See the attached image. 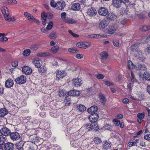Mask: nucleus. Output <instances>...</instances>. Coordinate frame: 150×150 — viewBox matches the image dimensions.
<instances>
[{
    "label": "nucleus",
    "instance_id": "f257e3e1",
    "mask_svg": "<svg viewBox=\"0 0 150 150\" xmlns=\"http://www.w3.org/2000/svg\"><path fill=\"white\" fill-rule=\"evenodd\" d=\"M1 11L3 14L5 20L8 22L14 21L15 20L14 17H11L9 14V11L7 8L5 6L2 7L1 8Z\"/></svg>",
    "mask_w": 150,
    "mask_h": 150
},
{
    "label": "nucleus",
    "instance_id": "f03ea898",
    "mask_svg": "<svg viewBox=\"0 0 150 150\" xmlns=\"http://www.w3.org/2000/svg\"><path fill=\"white\" fill-rule=\"evenodd\" d=\"M118 26L117 24H113L109 25L107 29V33L108 34H113L118 28Z\"/></svg>",
    "mask_w": 150,
    "mask_h": 150
},
{
    "label": "nucleus",
    "instance_id": "7ed1b4c3",
    "mask_svg": "<svg viewBox=\"0 0 150 150\" xmlns=\"http://www.w3.org/2000/svg\"><path fill=\"white\" fill-rule=\"evenodd\" d=\"M15 81L18 84H23L26 82V78L24 75H21L16 78L15 79Z\"/></svg>",
    "mask_w": 150,
    "mask_h": 150
},
{
    "label": "nucleus",
    "instance_id": "20e7f679",
    "mask_svg": "<svg viewBox=\"0 0 150 150\" xmlns=\"http://www.w3.org/2000/svg\"><path fill=\"white\" fill-rule=\"evenodd\" d=\"M99 118L98 114L96 113L91 115L89 117V120L91 123H97V121Z\"/></svg>",
    "mask_w": 150,
    "mask_h": 150
},
{
    "label": "nucleus",
    "instance_id": "39448f33",
    "mask_svg": "<svg viewBox=\"0 0 150 150\" xmlns=\"http://www.w3.org/2000/svg\"><path fill=\"white\" fill-rule=\"evenodd\" d=\"M143 53L139 49H137L135 52V57L138 58L139 60L142 62L144 61L145 60V58L142 56Z\"/></svg>",
    "mask_w": 150,
    "mask_h": 150
},
{
    "label": "nucleus",
    "instance_id": "423d86ee",
    "mask_svg": "<svg viewBox=\"0 0 150 150\" xmlns=\"http://www.w3.org/2000/svg\"><path fill=\"white\" fill-rule=\"evenodd\" d=\"M91 45V43L90 42H79L76 44V46L84 49H86L87 47H89Z\"/></svg>",
    "mask_w": 150,
    "mask_h": 150
},
{
    "label": "nucleus",
    "instance_id": "0eeeda50",
    "mask_svg": "<svg viewBox=\"0 0 150 150\" xmlns=\"http://www.w3.org/2000/svg\"><path fill=\"white\" fill-rule=\"evenodd\" d=\"M72 82L74 85L76 87L80 86L82 83L81 80L79 78H75L73 79Z\"/></svg>",
    "mask_w": 150,
    "mask_h": 150
},
{
    "label": "nucleus",
    "instance_id": "6e6552de",
    "mask_svg": "<svg viewBox=\"0 0 150 150\" xmlns=\"http://www.w3.org/2000/svg\"><path fill=\"white\" fill-rule=\"evenodd\" d=\"M33 63L35 67L38 68L40 67L42 64V62L41 60L38 58L34 59Z\"/></svg>",
    "mask_w": 150,
    "mask_h": 150
},
{
    "label": "nucleus",
    "instance_id": "1a4fd4ad",
    "mask_svg": "<svg viewBox=\"0 0 150 150\" xmlns=\"http://www.w3.org/2000/svg\"><path fill=\"white\" fill-rule=\"evenodd\" d=\"M11 139L13 141H16L19 139L20 138L19 134L17 132H13L10 134Z\"/></svg>",
    "mask_w": 150,
    "mask_h": 150
},
{
    "label": "nucleus",
    "instance_id": "9d476101",
    "mask_svg": "<svg viewBox=\"0 0 150 150\" xmlns=\"http://www.w3.org/2000/svg\"><path fill=\"white\" fill-rule=\"evenodd\" d=\"M0 132L3 135L7 136L10 134L11 131L8 128L3 127L0 129Z\"/></svg>",
    "mask_w": 150,
    "mask_h": 150
},
{
    "label": "nucleus",
    "instance_id": "9b49d317",
    "mask_svg": "<svg viewBox=\"0 0 150 150\" xmlns=\"http://www.w3.org/2000/svg\"><path fill=\"white\" fill-rule=\"evenodd\" d=\"M108 13V9L104 7H101L98 11V13L99 15L103 16H106Z\"/></svg>",
    "mask_w": 150,
    "mask_h": 150
},
{
    "label": "nucleus",
    "instance_id": "f8f14e48",
    "mask_svg": "<svg viewBox=\"0 0 150 150\" xmlns=\"http://www.w3.org/2000/svg\"><path fill=\"white\" fill-rule=\"evenodd\" d=\"M22 71L23 74L28 75L31 74L32 71L31 68L26 66H24L22 68Z\"/></svg>",
    "mask_w": 150,
    "mask_h": 150
},
{
    "label": "nucleus",
    "instance_id": "ddd939ff",
    "mask_svg": "<svg viewBox=\"0 0 150 150\" xmlns=\"http://www.w3.org/2000/svg\"><path fill=\"white\" fill-rule=\"evenodd\" d=\"M66 75V73L64 71H58L56 73L57 78L58 79H60L64 78Z\"/></svg>",
    "mask_w": 150,
    "mask_h": 150
},
{
    "label": "nucleus",
    "instance_id": "4468645a",
    "mask_svg": "<svg viewBox=\"0 0 150 150\" xmlns=\"http://www.w3.org/2000/svg\"><path fill=\"white\" fill-rule=\"evenodd\" d=\"M106 36L102 34H97L90 35H88V37L90 38L98 39L101 38H105Z\"/></svg>",
    "mask_w": 150,
    "mask_h": 150
},
{
    "label": "nucleus",
    "instance_id": "2eb2a0df",
    "mask_svg": "<svg viewBox=\"0 0 150 150\" xmlns=\"http://www.w3.org/2000/svg\"><path fill=\"white\" fill-rule=\"evenodd\" d=\"M111 146V144L109 141L105 140L103 142L102 146L103 148L106 150L110 149Z\"/></svg>",
    "mask_w": 150,
    "mask_h": 150
},
{
    "label": "nucleus",
    "instance_id": "dca6fc26",
    "mask_svg": "<svg viewBox=\"0 0 150 150\" xmlns=\"http://www.w3.org/2000/svg\"><path fill=\"white\" fill-rule=\"evenodd\" d=\"M68 94L70 96H79L80 93L79 91L74 90L69 91Z\"/></svg>",
    "mask_w": 150,
    "mask_h": 150
},
{
    "label": "nucleus",
    "instance_id": "f3484780",
    "mask_svg": "<svg viewBox=\"0 0 150 150\" xmlns=\"http://www.w3.org/2000/svg\"><path fill=\"white\" fill-rule=\"evenodd\" d=\"M66 6L65 2L63 1H59L57 3V8L59 10H62Z\"/></svg>",
    "mask_w": 150,
    "mask_h": 150
},
{
    "label": "nucleus",
    "instance_id": "a211bd4d",
    "mask_svg": "<svg viewBox=\"0 0 150 150\" xmlns=\"http://www.w3.org/2000/svg\"><path fill=\"white\" fill-rule=\"evenodd\" d=\"M5 150H13L14 148V145L13 144L8 142L4 145Z\"/></svg>",
    "mask_w": 150,
    "mask_h": 150
},
{
    "label": "nucleus",
    "instance_id": "6ab92c4d",
    "mask_svg": "<svg viewBox=\"0 0 150 150\" xmlns=\"http://www.w3.org/2000/svg\"><path fill=\"white\" fill-rule=\"evenodd\" d=\"M87 14L91 16H95L96 13V11L94 8L91 7L88 9L87 11Z\"/></svg>",
    "mask_w": 150,
    "mask_h": 150
},
{
    "label": "nucleus",
    "instance_id": "aec40b11",
    "mask_svg": "<svg viewBox=\"0 0 150 150\" xmlns=\"http://www.w3.org/2000/svg\"><path fill=\"white\" fill-rule=\"evenodd\" d=\"M108 23L105 20H102L100 23L99 25V28L100 29H104L108 25Z\"/></svg>",
    "mask_w": 150,
    "mask_h": 150
},
{
    "label": "nucleus",
    "instance_id": "412c9836",
    "mask_svg": "<svg viewBox=\"0 0 150 150\" xmlns=\"http://www.w3.org/2000/svg\"><path fill=\"white\" fill-rule=\"evenodd\" d=\"M145 116L144 113L143 112L142 113H139L137 115V117L138 118L137 121L140 124H141L143 121V119L144 118Z\"/></svg>",
    "mask_w": 150,
    "mask_h": 150
},
{
    "label": "nucleus",
    "instance_id": "4be33fe9",
    "mask_svg": "<svg viewBox=\"0 0 150 150\" xmlns=\"http://www.w3.org/2000/svg\"><path fill=\"white\" fill-rule=\"evenodd\" d=\"M13 84V81L11 79L7 80L5 82V85L6 87L8 88L12 87Z\"/></svg>",
    "mask_w": 150,
    "mask_h": 150
},
{
    "label": "nucleus",
    "instance_id": "5701e85b",
    "mask_svg": "<svg viewBox=\"0 0 150 150\" xmlns=\"http://www.w3.org/2000/svg\"><path fill=\"white\" fill-rule=\"evenodd\" d=\"M98 109V107L96 106H93L88 108L87 110V111L89 113H95Z\"/></svg>",
    "mask_w": 150,
    "mask_h": 150
},
{
    "label": "nucleus",
    "instance_id": "b1692460",
    "mask_svg": "<svg viewBox=\"0 0 150 150\" xmlns=\"http://www.w3.org/2000/svg\"><path fill=\"white\" fill-rule=\"evenodd\" d=\"M24 15L25 17L29 21H32L33 20H35V18L33 15L28 12H24Z\"/></svg>",
    "mask_w": 150,
    "mask_h": 150
},
{
    "label": "nucleus",
    "instance_id": "393cba45",
    "mask_svg": "<svg viewBox=\"0 0 150 150\" xmlns=\"http://www.w3.org/2000/svg\"><path fill=\"white\" fill-rule=\"evenodd\" d=\"M71 8L74 11L79 10L80 9V5L78 3L74 4L72 5Z\"/></svg>",
    "mask_w": 150,
    "mask_h": 150
},
{
    "label": "nucleus",
    "instance_id": "a878e982",
    "mask_svg": "<svg viewBox=\"0 0 150 150\" xmlns=\"http://www.w3.org/2000/svg\"><path fill=\"white\" fill-rule=\"evenodd\" d=\"M90 129L91 130H97L98 129V127L97 123H91V124H89Z\"/></svg>",
    "mask_w": 150,
    "mask_h": 150
},
{
    "label": "nucleus",
    "instance_id": "bb28decb",
    "mask_svg": "<svg viewBox=\"0 0 150 150\" xmlns=\"http://www.w3.org/2000/svg\"><path fill=\"white\" fill-rule=\"evenodd\" d=\"M108 57V54L107 52H101L99 55V57L102 59H105Z\"/></svg>",
    "mask_w": 150,
    "mask_h": 150
},
{
    "label": "nucleus",
    "instance_id": "cd10ccee",
    "mask_svg": "<svg viewBox=\"0 0 150 150\" xmlns=\"http://www.w3.org/2000/svg\"><path fill=\"white\" fill-rule=\"evenodd\" d=\"M150 29V25H142L139 28V30L143 31H147Z\"/></svg>",
    "mask_w": 150,
    "mask_h": 150
},
{
    "label": "nucleus",
    "instance_id": "c85d7f7f",
    "mask_svg": "<svg viewBox=\"0 0 150 150\" xmlns=\"http://www.w3.org/2000/svg\"><path fill=\"white\" fill-rule=\"evenodd\" d=\"M7 114V111L5 108H2L0 109V116L3 117Z\"/></svg>",
    "mask_w": 150,
    "mask_h": 150
},
{
    "label": "nucleus",
    "instance_id": "c756f323",
    "mask_svg": "<svg viewBox=\"0 0 150 150\" xmlns=\"http://www.w3.org/2000/svg\"><path fill=\"white\" fill-rule=\"evenodd\" d=\"M41 16L42 19V23L43 25L46 24L47 20L46 16H45V13L43 12L42 13Z\"/></svg>",
    "mask_w": 150,
    "mask_h": 150
},
{
    "label": "nucleus",
    "instance_id": "7c9ffc66",
    "mask_svg": "<svg viewBox=\"0 0 150 150\" xmlns=\"http://www.w3.org/2000/svg\"><path fill=\"white\" fill-rule=\"evenodd\" d=\"M112 5L117 8H118L120 5V2L119 0H113Z\"/></svg>",
    "mask_w": 150,
    "mask_h": 150
},
{
    "label": "nucleus",
    "instance_id": "2f4dec72",
    "mask_svg": "<svg viewBox=\"0 0 150 150\" xmlns=\"http://www.w3.org/2000/svg\"><path fill=\"white\" fill-rule=\"evenodd\" d=\"M78 142L79 141L78 140H72L70 141V144L72 146L76 148L79 146Z\"/></svg>",
    "mask_w": 150,
    "mask_h": 150
},
{
    "label": "nucleus",
    "instance_id": "473e14b6",
    "mask_svg": "<svg viewBox=\"0 0 150 150\" xmlns=\"http://www.w3.org/2000/svg\"><path fill=\"white\" fill-rule=\"evenodd\" d=\"M77 108L80 112H83L86 109V107L84 105L81 104L77 105Z\"/></svg>",
    "mask_w": 150,
    "mask_h": 150
},
{
    "label": "nucleus",
    "instance_id": "72a5a7b5",
    "mask_svg": "<svg viewBox=\"0 0 150 150\" xmlns=\"http://www.w3.org/2000/svg\"><path fill=\"white\" fill-rule=\"evenodd\" d=\"M107 18L110 20H113L116 18V16L113 13H110L107 14Z\"/></svg>",
    "mask_w": 150,
    "mask_h": 150
},
{
    "label": "nucleus",
    "instance_id": "f704fd0d",
    "mask_svg": "<svg viewBox=\"0 0 150 150\" xmlns=\"http://www.w3.org/2000/svg\"><path fill=\"white\" fill-rule=\"evenodd\" d=\"M99 97L102 104L103 105H104L106 102L105 96L104 95L100 94L99 95Z\"/></svg>",
    "mask_w": 150,
    "mask_h": 150
},
{
    "label": "nucleus",
    "instance_id": "c9c22d12",
    "mask_svg": "<svg viewBox=\"0 0 150 150\" xmlns=\"http://www.w3.org/2000/svg\"><path fill=\"white\" fill-rule=\"evenodd\" d=\"M143 77L147 80L150 81V74L148 72H145L143 75Z\"/></svg>",
    "mask_w": 150,
    "mask_h": 150
},
{
    "label": "nucleus",
    "instance_id": "e433bc0d",
    "mask_svg": "<svg viewBox=\"0 0 150 150\" xmlns=\"http://www.w3.org/2000/svg\"><path fill=\"white\" fill-rule=\"evenodd\" d=\"M127 67L128 68L130 69H134L135 68V66L134 65L132 62L131 61H128L127 63Z\"/></svg>",
    "mask_w": 150,
    "mask_h": 150
},
{
    "label": "nucleus",
    "instance_id": "4c0bfd02",
    "mask_svg": "<svg viewBox=\"0 0 150 150\" xmlns=\"http://www.w3.org/2000/svg\"><path fill=\"white\" fill-rule=\"evenodd\" d=\"M64 21L68 23L73 24L76 23V21L74 19L70 18H67Z\"/></svg>",
    "mask_w": 150,
    "mask_h": 150
},
{
    "label": "nucleus",
    "instance_id": "58836bf2",
    "mask_svg": "<svg viewBox=\"0 0 150 150\" xmlns=\"http://www.w3.org/2000/svg\"><path fill=\"white\" fill-rule=\"evenodd\" d=\"M59 48L58 45H55L52 47L51 50L53 53H56L58 51Z\"/></svg>",
    "mask_w": 150,
    "mask_h": 150
},
{
    "label": "nucleus",
    "instance_id": "ea45409f",
    "mask_svg": "<svg viewBox=\"0 0 150 150\" xmlns=\"http://www.w3.org/2000/svg\"><path fill=\"white\" fill-rule=\"evenodd\" d=\"M66 94V92L65 91L63 90H60L58 92V95L61 98H63L65 96Z\"/></svg>",
    "mask_w": 150,
    "mask_h": 150
},
{
    "label": "nucleus",
    "instance_id": "a19ab883",
    "mask_svg": "<svg viewBox=\"0 0 150 150\" xmlns=\"http://www.w3.org/2000/svg\"><path fill=\"white\" fill-rule=\"evenodd\" d=\"M49 37L51 39H54L57 37L56 33L54 31H52L50 34Z\"/></svg>",
    "mask_w": 150,
    "mask_h": 150
},
{
    "label": "nucleus",
    "instance_id": "79ce46f5",
    "mask_svg": "<svg viewBox=\"0 0 150 150\" xmlns=\"http://www.w3.org/2000/svg\"><path fill=\"white\" fill-rule=\"evenodd\" d=\"M93 141L94 143L97 144H99L101 143L102 142L100 138L98 137H96L94 138Z\"/></svg>",
    "mask_w": 150,
    "mask_h": 150
},
{
    "label": "nucleus",
    "instance_id": "37998d69",
    "mask_svg": "<svg viewBox=\"0 0 150 150\" xmlns=\"http://www.w3.org/2000/svg\"><path fill=\"white\" fill-rule=\"evenodd\" d=\"M138 140L137 139H134L132 140V141L128 143V145L129 147L135 145V144H136Z\"/></svg>",
    "mask_w": 150,
    "mask_h": 150
},
{
    "label": "nucleus",
    "instance_id": "c03bdc74",
    "mask_svg": "<svg viewBox=\"0 0 150 150\" xmlns=\"http://www.w3.org/2000/svg\"><path fill=\"white\" fill-rule=\"evenodd\" d=\"M38 69V71L40 73H46L47 71V69L45 66H42L40 68Z\"/></svg>",
    "mask_w": 150,
    "mask_h": 150
},
{
    "label": "nucleus",
    "instance_id": "a18cd8bd",
    "mask_svg": "<svg viewBox=\"0 0 150 150\" xmlns=\"http://www.w3.org/2000/svg\"><path fill=\"white\" fill-rule=\"evenodd\" d=\"M53 25V23L52 21L50 22L46 28V30H50L52 28Z\"/></svg>",
    "mask_w": 150,
    "mask_h": 150
},
{
    "label": "nucleus",
    "instance_id": "49530a36",
    "mask_svg": "<svg viewBox=\"0 0 150 150\" xmlns=\"http://www.w3.org/2000/svg\"><path fill=\"white\" fill-rule=\"evenodd\" d=\"M139 44L138 43L133 45L131 46V50L133 51H136L137 49V48L139 47Z\"/></svg>",
    "mask_w": 150,
    "mask_h": 150
},
{
    "label": "nucleus",
    "instance_id": "de8ad7c7",
    "mask_svg": "<svg viewBox=\"0 0 150 150\" xmlns=\"http://www.w3.org/2000/svg\"><path fill=\"white\" fill-rule=\"evenodd\" d=\"M23 144L22 142L18 143L17 145V150H23Z\"/></svg>",
    "mask_w": 150,
    "mask_h": 150
},
{
    "label": "nucleus",
    "instance_id": "09e8293b",
    "mask_svg": "<svg viewBox=\"0 0 150 150\" xmlns=\"http://www.w3.org/2000/svg\"><path fill=\"white\" fill-rule=\"evenodd\" d=\"M68 51L70 53H75L77 52L78 51L75 48L71 47L68 49Z\"/></svg>",
    "mask_w": 150,
    "mask_h": 150
},
{
    "label": "nucleus",
    "instance_id": "8fccbe9b",
    "mask_svg": "<svg viewBox=\"0 0 150 150\" xmlns=\"http://www.w3.org/2000/svg\"><path fill=\"white\" fill-rule=\"evenodd\" d=\"M48 55V54L45 52H39L36 54L37 56L40 57H44Z\"/></svg>",
    "mask_w": 150,
    "mask_h": 150
},
{
    "label": "nucleus",
    "instance_id": "3c124183",
    "mask_svg": "<svg viewBox=\"0 0 150 150\" xmlns=\"http://www.w3.org/2000/svg\"><path fill=\"white\" fill-rule=\"evenodd\" d=\"M5 138L3 136L0 135V145H3L5 142Z\"/></svg>",
    "mask_w": 150,
    "mask_h": 150
},
{
    "label": "nucleus",
    "instance_id": "603ef678",
    "mask_svg": "<svg viewBox=\"0 0 150 150\" xmlns=\"http://www.w3.org/2000/svg\"><path fill=\"white\" fill-rule=\"evenodd\" d=\"M112 122L114 124L117 126H118L120 123V121L117 119H114L112 120Z\"/></svg>",
    "mask_w": 150,
    "mask_h": 150
},
{
    "label": "nucleus",
    "instance_id": "864d4df0",
    "mask_svg": "<svg viewBox=\"0 0 150 150\" xmlns=\"http://www.w3.org/2000/svg\"><path fill=\"white\" fill-rule=\"evenodd\" d=\"M30 53V50L29 49L25 50L23 52V54L24 56H27Z\"/></svg>",
    "mask_w": 150,
    "mask_h": 150
},
{
    "label": "nucleus",
    "instance_id": "5fc2aeb1",
    "mask_svg": "<svg viewBox=\"0 0 150 150\" xmlns=\"http://www.w3.org/2000/svg\"><path fill=\"white\" fill-rule=\"evenodd\" d=\"M51 132L49 130H46L45 131V137H46L47 138L50 137L51 135Z\"/></svg>",
    "mask_w": 150,
    "mask_h": 150
},
{
    "label": "nucleus",
    "instance_id": "6e6d98bb",
    "mask_svg": "<svg viewBox=\"0 0 150 150\" xmlns=\"http://www.w3.org/2000/svg\"><path fill=\"white\" fill-rule=\"evenodd\" d=\"M38 47L39 46L38 45L34 44L31 45L30 48L31 50H36L38 49Z\"/></svg>",
    "mask_w": 150,
    "mask_h": 150
},
{
    "label": "nucleus",
    "instance_id": "4d7b16f0",
    "mask_svg": "<svg viewBox=\"0 0 150 150\" xmlns=\"http://www.w3.org/2000/svg\"><path fill=\"white\" fill-rule=\"evenodd\" d=\"M89 124H86L84 125L82 127V128L84 129L86 131H89L90 130V129Z\"/></svg>",
    "mask_w": 150,
    "mask_h": 150
},
{
    "label": "nucleus",
    "instance_id": "13d9d810",
    "mask_svg": "<svg viewBox=\"0 0 150 150\" xmlns=\"http://www.w3.org/2000/svg\"><path fill=\"white\" fill-rule=\"evenodd\" d=\"M6 1L9 4H15L17 3V1L16 0H7Z\"/></svg>",
    "mask_w": 150,
    "mask_h": 150
},
{
    "label": "nucleus",
    "instance_id": "bf43d9fd",
    "mask_svg": "<svg viewBox=\"0 0 150 150\" xmlns=\"http://www.w3.org/2000/svg\"><path fill=\"white\" fill-rule=\"evenodd\" d=\"M64 102L66 105H69L71 103L70 99L69 98H66L64 100Z\"/></svg>",
    "mask_w": 150,
    "mask_h": 150
},
{
    "label": "nucleus",
    "instance_id": "052dcab7",
    "mask_svg": "<svg viewBox=\"0 0 150 150\" xmlns=\"http://www.w3.org/2000/svg\"><path fill=\"white\" fill-rule=\"evenodd\" d=\"M104 128L106 129L111 130L112 128V127L110 125L106 124L104 126Z\"/></svg>",
    "mask_w": 150,
    "mask_h": 150
},
{
    "label": "nucleus",
    "instance_id": "680f3d73",
    "mask_svg": "<svg viewBox=\"0 0 150 150\" xmlns=\"http://www.w3.org/2000/svg\"><path fill=\"white\" fill-rule=\"evenodd\" d=\"M45 16H46V18L47 17L49 19H51L53 17V15L52 13H48L47 14L45 13Z\"/></svg>",
    "mask_w": 150,
    "mask_h": 150
},
{
    "label": "nucleus",
    "instance_id": "e2e57ef3",
    "mask_svg": "<svg viewBox=\"0 0 150 150\" xmlns=\"http://www.w3.org/2000/svg\"><path fill=\"white\" fill-rule=\"evenodd\" d=\"M127 18H122L120 21V23L121 24L124 25L127 23Z\"/></svg>",
    "mask_w": 150,
    "mask_h": 150
},
{
    "label": "nucleus",
    "instance_id": "0e129e2a",
    "mask_svg": "<svg viewBox=\"0 0 150 150\" xmlns=\"http://www.w3.org/2000/svg\"><path fill=\"white\" fill-rule=\"evenodd\" d=\"M131 81L132 82H137V80H136L134 78V74L133 72L131 71Z\"/></svg>",
    "mask_w": 150,
    "mask_h": 150
},
{
    "label": "nucleus",
    "instance_id": "69168bd1",
    "mask_svg": "<svg viewBox=\"0 0 150 150\" xmlns=\"http://www.w3.org/2000/svg\"><path fill=\"white\" fill-rule=\"evenodd\" d=\"M50 5L52 7L54 8L57 7V3H56L54 0H52L50 2Z\"/></svg>",
    "mask_w": 150,
    "mask_h": 150
},
{
    "label": "nucleus",
    "instance_id": "338daca9",
    "mask_svg": "<svg viewBox=\"0 0 150 150\" xmlns=\"http://www.w3.org/2000/svg\"><path fill=\"white\" fill-rule=\"evenodd\" d=\"M137 68L139 69L144 70L146 68V67L144 65L140 64L138 66Z\"/></svg>",
    "mask_w": 150,
    "mask_h": 150
},
{
    "label": "nucleus",
    "instance_id": "774afa93",
    "mask_svg": "<svg viewBox=\"0 0 150 150\" xmlns=\"http://www.w3.org/2000/svg\"><path fill=\"white\" fill-rule=\"evenodd\" d=\"M96 77L99 79H102L104 78V76L102 74H96Z\"/></svg>",
    "mask_w": 150,
    "mask_h": 150
}]
</instances>
